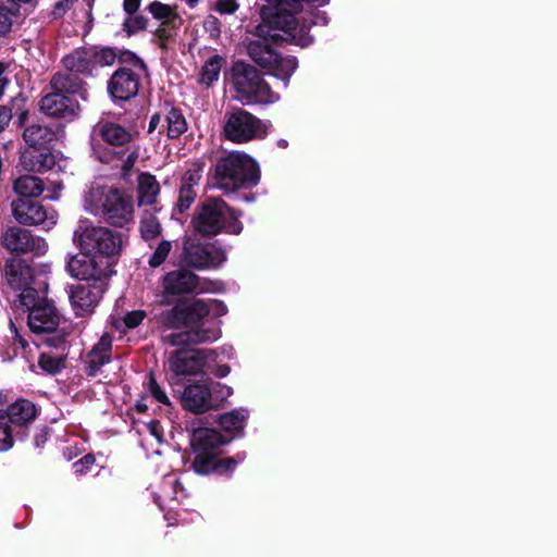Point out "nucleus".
Segmentation results:
<instances>
[{"label":"nucleus","mask_w":557,"mask_h":557,"mask_svg":"<svg viewBox=\"0 0 557 557\" xmlns=\"http://www.w3.org/2000/svg\"><path fill=\"white\" fill-rule=\"evenodd\" d=\"M286 2L278 0L273 8L262 10V22L255 28V35L259 37L248 44L249 57L274 77L283 82V87L288 86L289 78L298 66L295 57L278 55L265 41H289L300 47L312 44L313 37L309 35L310 25L327 23L325 12L317 11L310 24L302 16H296L286 8Z\"/></svg>","instance_id":"nucleus-1"},{"label":"nucleus","mask_w":557,"mask_h":557,"mask_svg":"<svg viewBox=\"0 0 557 557\" xmlns=\"http://www.w3.org/2000/svg\"><path fill=\"white\" fill-rule=\"evenodd\" d=\"M72 239L81 250V255L71 256L66 262V269L73 277H111L125 244L122 233L82 218L77 222Z\"/></svg>","instance_id":"nucleus-2"},{"label":"nucleus","mask_w":557,"mask_h":557,"mask_svg":"<svg viewBox=\"0 0 557 557\" xmlns=\"http://www.w3.org/2000/svg\"><path fill=\"white\" fill-rule=\"evenodd\" d=\"M212 305L221 306L216 300L208 304L201 299H194L180 301L161 312L159 322L164 327L186 329L184 332L165 336L166 343L172 346H185L218 341L222 332L219 322L209 318Z\"/></svg>","instance_id":"nucleus-3"},{"label":"nucleus","mask_w":557,"mask_h":557,"mask_svg":"<svg viewBox=\"0 0 557 557\" xmlns=\"http://www.w3.org/2000/svg\"><path fill=\"white\" fill-rule=\"evenodd\" d=\"M84 209L116 227H124L134 219L132 197L114 186L100 182L92 183L86 190Z\"/></svg>","instance_id":"nucleus-4"},{"label":"nucleus","mask_w":557,"mask_h":557,"mask_svg":"<svg viewBox=\"0 0 557 557\" xmlns=\"http://www.w3.org/2000/svg\"><path fill=\"white\" fill-rule=\"evenodd\" d=\"M260 171L256 161L245 152L233 151L220 158L215 164L213 186L224 194L256 186Z\"/></svg>","instance_id":"nucleus-5"},{"label":"nucleus","mask_w":557,"mask_h":557,"mask_svg":"<svg viewBox=\"0 0 557 557\" xmlns=\"http://www.w3.org/2000/svg\"><path fill=\"white\" fill-rule=\"evenodd\" d=\"M193 225L203 236H213L221 231L237 235L243 230L238 215L222 199L206 201L194 216Z\"/></svg>","instance_id":"nucleus-6"},{"label":"nucleus","mask_w":557,"mask_h":557,"mask_svg":"<svg viewBox=\"0 0 557 557\" xmlns=\"http://www.w3.org/2000/svg\"><path fill=\"white\" fill-rule=\"evenodd\" d=\"M232 86L235 98L243 103L270 104L280 99L259 73L250 65L236 63L232 67Z\"/></svg>","instance_id":"nucleus-7"},{"label":"nucleus","mask_w":557,"mask_h":557,"mask_svg":"<svg viewBox=\"0 0 557 557\" xmlns=\"http://www.w3.org/2000/svg\"><path fill=\"white\" fill-rule=\"evenodd\" d=\"M272 124L263 121L252 113L237 108L227 111L224 115L223 135L234 144H246L263 139L270 132Z\"/></svg>","instance_id":"nucleus-8"},{"label":"nucleus","mask_w":557,"mask_h":557,"mask_svg":"<svg viewBox=\"0 0 557 557\" xmlns=\"http://www.w3.org/2000/svg\"><path fill=\"white\" fill-rule=\"evenodd\" d=\"M216 349L189 350L178 349L168 358V370L170 382H178L190 375L202 373L211 363L216 360Z\"/></svg>","instance_id":"nucleus-9"},{"label":"nucleus","mask_w":557,"mask_h":557,"mask_svg":"<svg viewBox=\"0 0 557 557\" xmlns=\"http://www.w3.org/2000/svg\"><path fill=\"white\" fill-rule=\"evenodd\" d=\"M232 436L223 435L214 429H197L191 435V446L196 454L193 467L199 474L210 473L215 466V450L228 443Z\"/></svg>","instance_id":"nucleus-10"},{"label":"nucleus","mask_w":557,"mask_h":557,"mask_svg":"<svg viewBox=\"0 0 557 557\" xmlns=\"http://www.w3.org/2000/svg\"><path fill=\"white\" fill-rule=\"evenodd\" d=\"M60 322L59 314L54 306L49 301H44L28 313V326L34 333L50 334L47 337L49 346L59 348L65 344L67 334L64 329H58Z\"/></svg>","instance_id":"nucleus-11"},{"label":"nucleus","mask_w":557,"mask_h":557,"mask_svg":"<svg viewBox=\"0 0 557 557\" xmlns=\"http://www.w3.org/2000/svg\"><path fill=\"white\" fill-rule=\"evenodd\" d=\"M109 278H81L88 284H77L71 287L69 297L76 315H85L92 312L107 289Z\"/></svg>","instance_id":"nucleus-12"},{"label":"nucleus","mask_w":557,"mask_h":557,"mask_svg":"<svg viewBox=\"0 0 557 557\" xmlns=\"http://www.w3.org/2000/svg\"><path fill=\"white\" fill-rule=\"evenodd\" d=\"M14 219L25 225H38L44 230H51L58 221V213L49 208H45L39 202L18 198L11 205Z\"/></svg>","instance_id":"nucleus-13"},{"label":"nucleus","mask_w":557,"mask_h":557,"mask_svg":"<svg viewBox=\"0 0 557 557\" xmlns=\"http://www.w3.org/2000/svg\"><path fill=\"white\" fill-rule=\"evenodd\" d=\"M182 259L189 267L203 269L221 265L226 256L221 248L202 245L198 239L188 237L184 242Z\"/></svg>","instance_id":"nucleus-14"},{"label":"nucleus","mask_w":557,"mask_h":557,"mask_svg":"<svg viewBox=\"0 0 557 557\" xmlns=\"http://www.w3.org/2000/svg\"><path fill=\"white\" fill-rule=\"evenodd\" d=\"M2 245L9 251L18 255L33 252L36 256H42L48 251V244L44 238L34 236L29 231L17 226L7 230L2 236Z\"/></svg>","instance_id":"nucleus-15"},{"label":"nucleus","mask_w":557,"mask_h":557,"mask_svg":"<svg viewBox=\"0 0 557 557\" xmlns=\"http://www.w3.org/2000/svg\"><path fill=\"white\" fill-rule=\"evenodd\" d=\"M21 163L33 172H65L69 166L67 159L58 150L26 151L21 157Z\"/></svg>","instance_id":"nucleus-16"},{"label":"nucleus","mask_w":557,"mask_h":557,"mask_svg":"<svg viewBox=\"0 0 557 557\" xmlns=\"http://www.w3.org/2000/svg\"><path fill=\"white\" fill-rule=\"evenodd\" d=\"M198 276L187 270H175L164 275L162 281L161 304L170 305L171 296L194 293L198 289Z\"/></svg>","instance_id":"nucleus-17"},{"label":"nucleus","mask_w":557,"mask_h":557,"mask_svg":"<svg viewBox=\"0 0 557 557\" xmlns=\"http://www.w3.org/2000/svg\"><path fill=\"white\" fill-rule=\"evenodd\" d=\"M140 74L127 67H121L111 76L108 90L114 100H128L135 97L139 88Z\"/></svg>","instance_id":"nucleus-18"},{"label":"nucleus","mask_w":557,"mask_h":557,"mask_svg":"<svg viewBox=\"0 0 557 557\" xmlns=\"http://www.w3.org/2000/svg\"><path fill=\"white\" fill-rule=\"evenodd\" d=\"M185 409L201 413L212 408L211 389L206 383L188 385L182 396Z\"/></svg>","instance_id":"nucleus-19"},{"label":"nucleus","mask_w":557,"mask_h":557,"mask_svg":"<svg viewBox=\"0 0 557 557\" xmlns=\"http://www.w3.org/2000/svg\"><path fill=\"white\" fill-rule=\"evenodd\" d=\"M40 109L47 115L72 119L76 114V106L70 97L53 90L40 100Z\"/></svg>","instance_id":"nucleus-20"},{"label":"nucleus","mask_w":557,"mask_h":557,"mask_svg":"<svg viewBox=\"0 0 557 557\" xmlns=\"http://www.w3.org/2000/svg\"><path fill=\"white\" fill-rule=\"evenodd\" d=\"M59 128V126L54 128L45 124H32L24 129L23 137L29 147L39 150L58 140Z\"/></svg>","instance_id":"nucleus-21"},{"label":"nucleus","mask_w":557,"mask_h":557,"mask_svg":"<svg viewBox=\"0 0 557 557\" xmlns=\"http://www.w3.org/2000/svg\"><path fill=\"white\" fill-rule=\"evenodd\" d=\"M185 497V488L178 481L176 474L170 473L164 475L161 483L160 494L156 495V503L160 509L164 510L168 502H180Z\"/></svg>","instance_id":"nucleus-22"},{"label":"nucleus","mask_w":557,"mask_h":557,"mask_svg":"<svg viewBox=\"0 0 557 557\" xmlns=\"http://www.w3.org/2000/svg\"><path fill=\"white\" fill-rule=\"evenodd\" d=\"M112 339L108 334L100 337L87 356L88 374L95 376L99 369L110 361Z\"/></svg>","instance_id":"nucleus-23"},{"label":"nucleus","mask_w":557,"mask_h":557,"mask_svg":"<svg viewBox=\"0 0 557 557\" xmlns=\"http://www.w3.org/2000/svg\"><path fill=\"white\" fill-rule=\"evenodd\" d=\"M90 48L73 51L63 58V64L70 72L90 74L94 70Z\"/></svg>","instance_id":"nucleus-24"},{"label":"nucleus","mask_w":557,"mask_h":557,"mask_svg":"<svg viewBox=\"0 0 557 557\" xmlns=\"http://www.w3.org/2000/svg\"><path fill=\"white\" fill-rule=\"evenodd\" d=\"M37 410L33 403L20 399L9 406L8 412L4 413L10 423L14 425H24L32 422L36 417Z\"/></svg>","instance_id":"nucleus-25"},{"label":"nucleus","mask_w":557,"mask_h":557,"mask_svg":"<svg viewBox=\"0 0 557 557\" xmlns=\"http://www.w3.org/2000/svg\"><path fill=\"white\" fill-rule=\"evenodd\" d=\"M5 276L9 285L18 290L34 283L32 268L23 262H14L8 265Z\"/></svg>","instance_id":"nucleus-26"},{"label":"nucleus","mask_w":557,"mask_h":557,"mask_svg":"<svg viewBox=\"0 0 557 557\" xmlns=\"http://www.w3.org/2000/svg\"><path fill=\"white\" fill-rule=\"evenodd\" d=\"M13 188L14 191L21 196L20 198L28 199L39 197L46 186L39 177L25 174L14 181Z\"/></svg>","instance_id":"nucleus-27"},{"label":"nucleus","mask_w":557,"mask_h":557,"mask_svg":"<svg viewBox=\"0 0 557 557\" xmlns=\"http://www.w3.org/2000/svg\"><path fill=\"white\" fill-rule=\"evenodd\" d=\"M160 193V185L154 176L148 173H141L138 176V203L139 206H150L156 202Z\"/></svg>","instance_id":"nucleus-28"},{"label":"nucleus","mask_w":557,"mask_h":557,"mask_svg":"<svg viewBox=\"0 0 557 557\" xmlns=\"http://www.w3.org/2000/svg\"><path fill=\"white\" fill-rule=\"evenodd\" d=\"M102 139L111 146H123L132 140V134L123 126L104 122L99 125Z\"/></svg>","instance_id":"nucleus-29"},{"label":"nucleus","mask_w":557,"mask_h":557,"mask_svg":"<svg viewBox=\"0 0 557 557\" xmlns=\"http://www.w3.org/2000/svg\"><path fill=\"white\" fill-rule=\"evenodd\" d=\"M248 417L247 409L238 408L221 414L219 422L224 431L238 433L245 428Z\"/></svg>","instance_id":"nucleus-30"},{"label":"nucleus","mask_w":557,"mask_h":557,"mask_svg":"<svg viewBox=\"0 0 557 557\" xmlns=\"http://www.w3.org/2000/svg\"><path fill=\"white\" fill-rule=\"evenodd\" d=\"M18 304L26 309L29 313L33 308L40 306L44 301H47L46 293L47 286L42 283L40 290L36 289L32 284L20 289Z\"/></svg>","instance_id":"nucleus-31"},{"label":"nucleus","mask_w":557,"mask_h":557,"mask_svg":"<svg viewBox=\"0 0 557 557\" xmlns=\"http://www.w3.org/2000/svg\"><path fill=\"white\" fill-rule=\"evenodd\" d=\"M82 82L75 72L58 73L51 79L53 90L65 94H75L81 89Z\"/></svg>","instance_id":"nucleus-32"},{"label":"nucleus","mask_w":557,"mask_h":557,"mask_svg":"<svg viewBox=\"0 0 557 557\" xmlns=\"http://www.w3.org/2000/svg\"><path fill=\"white\" fill-rule=\"evenodd\" d=\"M166 133L170 138H177L187 131V122L183 113L176 108L166 110L164 117Z\"/></svg>","instance_id":"nucleus-33"},{"label":"nucleus","mask_w":557,"mask_h":557,"mask_svg":"<svg viewBox=\"0 0 557 557\" xmlns=\"http://www.w3.org/2000/svg\"><path fill=\"white\" fill-rule=\"evenodd\" d=\"M223 62V58L218 54L210 57L201 69L199 83L207 87L215 83L220 77Z\"/></svg>","instance_id":"nucleus-34"},{"label":"nucleus","mask_w":557,"mask_h":557,"mask_svg":"<svg viewBox=\"0 0 557 557\" xmlns=\"http://www.w3.org/2000/svg\"><path fill=\"white\" fill-rule=\"evenodd\" d=\"M38 364L40 369L48 374H55L65 366L62 355H53L51 352H42L39 357Z\"/></svg>","instance_id":"nucleus-35"},{"label":"nucleus","mask_w":557,"mask_h":557,"mask_svg":"<svg viewBox=\"0 0 557 557\" xmlns=\"http://www.w3.org/2000/svg\"><path fill=\"white\" fill-rule=\"evenodd\" d=\"M161 232L159 220L153 213L145 212L140 221V233L146 240L156 238Z\"/></svg>","instance_id":"nucleus-36"},{"label":"nucleus","mask_w":557,"mask_h":557,"mask_svg":"<svg viewBox=\"0 0 557 557\" xmlns=\"http://www.w3.org/2000/svg\"><path fill=\"white\" fill-rule=\"evenodd\" d=\"M91 58H92V67L97 66H107L114 63L116 59V53L112 48H97L90 47Z\"/></svg>","instance_id":"nucleus-37"},{"label":"nucleus","mask_w":557,"mask_h":557,"mask_svg":"<svg viewBox=\"0 0 557 557\" xmlns=\"http://www.w3.org/2000/svg\"><path fill=\"white\" fill-rule=\"evenodd\" d=\"M13 446V429L10 419L0 413V450H9Z\"/></svg>","instance_id":"nucleus-38"},{"label":"nucleus","mask_w":557,"mask_h":557,"mask_svg":"<svg viewBox=\"0 0 557 557\" xmlns=\"http://www.w3.org/2000/svg\"><path fill=\"white\" fill-rule=\"evenodd\" d=\"M172 249V243L170 240H162L149 258V265L151 268L160 267L168 258Z\"/></svg>","instance_id":"nucleus-39"},{"label":"nucleus","mask_w":557,"mask_h":557,"mask_svg":"<svg viewBox=\"0 0 557 557\" xmlns=\"http://www.w3.org/2000/svg\"><path fill=\"white\" fill-rule=\"evenodd\" d=\"M196 196L197 193L195 188L181 185L177 199V209L180 210V212H184L187 209H189Z\"/></svg>","instance_id":"nucleus-40"},{"label":"nucleus","mask_w":557,"mask_h":557,"mask_svg":"<svg viewBox=\"0 0 557 557\" xmlns=\"http://www.w3.org/2000/svg\"><path fill=\"white\" fill-rule=\"evenodd\" d=\"M202 176V165L195 163L189 168L182 177L181 185L195 188Z\"/></svg>","instance_id":"nucleus-41"},{"label":"nucleus","mask_w":557,"mask_h":557,"mask_svg":"<svg viewBox=\"0 0 557 557\" xmlns=\"http://www.w3.org/2000/svg\"><path fill=\"white\" fill-rule=\"evenodd\" d=\"M245 458L244 455L239 456L238 459L235 458H224V459H218V456L215 455V466L214 469L211 472H218L220 474H226L232 472L236 466L243 461Z\"/></svg>","instance_id":"nucleus-42"},{"label":"nucleus","mask_w":557,"mask_h":557,"mask_svg":"<svg viewBox=\"0 0 557 557\" xmlns=\"http://www.w3.org/2000/svg\"><path fill=\"white\" fill-rule=\"evenodd\" d=\"M149 12L157 20H166L174 14V10L169 4H164L160 1H153L148 7Z\"/></svg>","instance_id":"nucleus-43"},{"label":"nucleus","mask_w":557,"mask_h":557,"mask_svg":"<svg viewBox=\"0 0 557 557\" xmlns=\"http://www.w3.org/2000/svg\"><path fill=\"white\" fill-rule=\"evenodd\" d=\"M147 20L141 15H128V17L124 21V30L128 34H135L139 30L146 28Z\"/></svg>","instance_id":"nucleus-44"},{"label":"nucleus","mask_w":557,"mask_h":557,"mask_svg":"<svg viewBox=\"0 0 557 557\" xmlns=\"http://www.w3.org/2000/svg\"><path fill=\"white\" fill-rule=\"evenodd\" d=\"M148 391L150 395L161 405H170V399L166 393L161 388V386L156 382L152 374L149 375L148 379Z\"/></svg>","instance_id":"nucleus-45"},{"label":"nucleus","mask_w":557,"mask_h":557,"mask_svg":"<svg viewBox=\"0 0 557 557\" xmlns=\"http://www.w3.org/2000/svg\"><path fill=\"white\" fill-rule=\"evenodd\" d=\"M203 29L212 38H218L221 34V22L214 15H208L203 21Z\"/></svg>","instance_id":"nucleus-46"},{"label":"nucleus","mask_w":557,"mask_h":557,"mask_svg":"<svg viewBox=\"0 0 557 557\" xmlns=\"http://www.w3.org/2000/svg\"><path fill=\"white\" fill-rule=\"evenodd\" d=\"M146 318V312L144 310H134L129 311L124 315V323L127 329H134L138 326L143 320Z\"/></svg>","instance_id":"nucleus-47"},{"label":"nucleus","mask_w":557,"mask_h":557,"mask_svg":"<svg viewBox=\"0 0 557 557\" xmlns=\"http://www.w3.org/2000/svg\"><path fill=\"white\" fill-rule=\"evenodd\" d=\"M239 8L236 0H218L214 4V10L220 14H233Z\"/></svg>","instance_id":"nucleus-48"},{"label":"nucleus","mask_w":557,"mask_h":557,"mask_svg":"<svg viewBox=\"0 0 557 557\" xmlns=\"http://www.w3.org/2000/svg\"><path fill=\"white\" fill-rule=\"evenodd\" d=\"M95 463V457L92 455H86L82 459L73 463V469L76 474H84L91 469Z\"/></svg>","instance_id":"nucleus-49"},{"label":"nucleus","mask_w":557,"mask_h":557,"mask_svg":"<svg viewBox=\"0 0 557 557\" xmlns=\"http://www.w3.org/2000/svg\"><path fill=\"white\" fill-rule=\"evenodd\" d=\"M12 119V111L8 107H0V133L9 125Z\"/></svg>","instance_id":"nucleus-50"},{"label":"nucleus","mask_w":557,"mask_h":557,"mask_svg":"<svg viewBox=\"0 0 557 557\" xmlns=\"http://www.w3.org/2000/svg\"><path fill=\"white\" fill-rule=\"evenodd\" d=\"M137 158H138L137 150H135V149L128 150L127 149V156H126L125 160L123 161V170H124V172H128L133 168V165L135 164Z\"/></svg>","instance_id":"nucleus-51"},{"label":"nucleus","mask_w":557,"mask_h":557,"mask_svg":"<svg viewBox=\"0 0 557 557\" xmlns=\"http://www.w3.org/2000/svg\"><path fill=\"white\" fill-rule=\"evenodd\" d=\"M8 64L0 62V97L3 95L5 87L9 84V77L5 75Z\"/></svg>","instance_id":"nucleus-52"},{"label":"nucleus","mask_w":557,"mask_h":557,"mask_svg":"<svg viewBox=\"0 0 557 557\" xmlns=\"http://www.w3.org/2000/svg\"><path fill=\"white\" fill-rule=\"evenodd\" d=\"M295 2L294 10L300 9L304 10L302 2H306L307 4L313 5V7H323L326 3H329L330 0H293Z\"/></svg>","instance_id":"nucleus-53"},{"label":"nucleus","mask_w":557,"mask_h":557,"mask_svg":"<svg viewBox=\"0 0 557 557\" xmlns=\"http://www.w3.org/2000/svg\"><path fill=\"white\" fill-rule=\"evenodd\" d=\"M139 4H140V0H124L123 8H124V11L128 15H131L137 11V9L139 8Z\"/></svg>","instance_id":"nucleus-54"},{"label":"nucleus","mask_w":557,"mask_h":557,"mask_svg":"<svg viewBox=\"0 0 557 557\" xmlns=\"http://www.w3.org/2000/svg\"><path fill=\"white\" fill-rule=\"evenodd\" d=\"M147 428L152 436H154L158 441H161L162 432L158 421H151L147 424Z\"/></svg>","instance_id":"nucleus-55"},{"label":"nucleus","mask_w":557,"mask_h":557,"mask_svg":"<svg viewBox=\"0 0 557 557\" xmlns=\"http://www.w3.org/2000/svg\"><path fill=\"white\" fill-rule=\"evenodd\" d=\"M162 117L160 114H153L149 122V132H153L158 128L159 124L161 123Z\"/></svg>","instance_id":"nucleus-56"},{"label":"nucleus","mask_w":557,"mask_h":557,"mask_svg":"<svg viewBox=\"0 0 557 557\" xmlns=\"http://www.w3.org/2000/svg\"><path fill=\"white\" fill-rule=\"evenodd\" d=\"M74 1L75 0H65V3L63 1L57 3L54 7V14L60 15L62 12H64L69 8V4Z\"/></svg>","instance_id":"nucleus-57"},{"label":"nucleus","mask_w":557,"mask_h":557,"mask_svg":"<svg viewBox=\"0 0 557 557\" xmlns=\"http://www.w3.org/2000/svg\"><path fill=\"white\" fill-rule=\"evenodd\" d=\"M230 372L231 368L227 364H221L215 369L214 374L218 377H225Z\"/></svg>","instance_id":"nucleus-58"},{"label":"nucleus","mask_w":557,"mask_h":557,"mask_svg":"<svg viewBox=\"0 0 557 557\" xmlns=\"http://www.w3.org/2000/svg\"><path fill=\"white\" fill-rule=\"evenodd\" d=\"M35 445L36 447H42L48 441V435L45 431H41L39 434L35 436Z\"/></svg>","instance_id":"nucleus-59"},{"label":"nucleus","mask_w":557,"mask_h":557,"mask_svg":"<svg viewBox=\"0 0 557 557\" xmlns=\"http://www.w3.org/2000/svg\"><path fill=\"white\" fill-rule=\"evenodd\" d=\"M10 329H11V332L12 334H14V339L17 341L22 347H25L27 345L26 341H24L21 335L18 334L17 332V329L15 326V324L11 321L10 322Z\"/></svg>","instance_id":"nucleus-60"},{"label":"nucleus","mask_w":557,"mask_h":557,"mask_svg":"<svg viewBox=\"0 0 557 557\" xmlns=\"http://www.w3.org/2000/svg\"><path fill=\"white\" fill-rule=\"evenodd\" d=\"M53 194L49 195L48 198L51 200L59 199V191L63 188V184L61 182H53Z\"/></svg>","instance_id":"nucleus-61"},{"label":"nucleus","mask_w":557,"mask_h":557,"mask_svg":"<svg viewBox=\"0 0 557 557\" xmlns=\"http://www.w3.org/2000/svg\"><path fill=\"white\" fill-rule=\"evenodd\" d=\"M135 66L140 72H145V70H146L144 62L139 59H136Z\"/></svg>","instance_id":"nucleus-62"},{"label":"nucleus","mask_w":557,"mask_h":557,"mask_svg":"<svg viewBox=\"0 0 557 557\" xmlns=\"http://www.w3.org/2000/svg\"><path fill=\"white\" fill-rule=\"evenodd\" d=\"M136 410H137L138 412H145V411L147 410V405H146V404H144L143 401H138V403L136 404Z\"/></svg>","instance_id":"nucleus-63"},{"label":"nucleus","mask_w":557,"mask_h":557,"mask_svg":"<svg viewBox=\"0 0 557 557\" xmlns=\"http://www.w3.org/2000/svg\"><path fill=\"white\" fill-rule=\"evenodd\" d=\"M221 388L223 389V395L225 396H231L233 393V389L230 386L222 385Z\"/></svg>","instance_id":"nucleus-64"}]
</instances>
